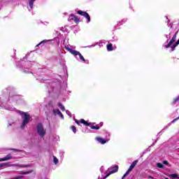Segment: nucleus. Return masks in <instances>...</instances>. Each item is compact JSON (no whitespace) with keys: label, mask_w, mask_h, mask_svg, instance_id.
Listing matches in <instances>:
<instances>
[{"label":"nucleus","mask_w":179,"mask_h":179,"mask_svg":"<svg viewBox=\"0 0 179 179\" xmlns=\"http://www.w3.org/2000/svg\"><path fill=\"white\" fill-rule=\"evenodd\" d=\"M20 101V96L18 95H14L13 96H0V107L4 108V110H8V111H15L16 108L12 106V103H19Z\"/></svg>","instance_id":"1"},{"label":"nucleus","mask_w":179,"mask_h":179,"mask_svg":"<svg viewBox=\"0 0 179 179\" xmlns=\"http://www.w3.org/2000/svg\"><path fill=\"white\" fill-rule=\"evenodd\" d=\"M178 34V31L176 32V34L173 36L171 41L169 42V43L166 44L164 43V48H170L171 47V51H174L176 50V47L179 44V38L178 40L174 43V41H176V38H177V34Z\"/></svg>","instance_id":"2"},{"label":"nucleus","mask_w":179,"mask_h":179,"mask_svg":"<svg viewBox=\"0 0 179 179\" xmlns=\"http://www.w3.org/2000/svg\"><path fill=\"white\" fill-rule=\"evenodd\" d=\"M18 113L20 114V115H22V118L21 129H24V127H26L30 122V115L26 113L22 112L20 110H18Z\"/></svg>","instance_id":"3"},{"label":"nucleus","mask_w":179,"mask_h":179,"mask_svg":"<svg viewBox=\"0 0 179 179\" xmlns=\"http://www.w3.org/2000/svg\"><path fill=\"white\" fill-rule=\"evenodd\" d=\"M36 131L39 136H41V138H44V136H45V134H47V130L44 129V126L42 123H38L37 124Z\"/></svg>","instance_id":"4"},{"label":"nucleus","mask_w":179,"mask_h":179,"mask_svg":"<svg viewBox=\"0 0 179 179\" xmlns=\"http://www.w3.org/2000/svg\"><path fill=\"white\" fill-rule=\"evenodd\" d=\"M136 164H138V160L133 162L132 164L130 165L127 171L124 174L122 178H125V177H127V176H128V174H129V173H131V171H132V170H134V169L135 168V166H136Z\"/></svg>","instance_id":"5"},{"label":"nucleus","mask_w":179,"mask_h":179,"mask_svg":"<svg viewBox=\"0 0 179 179\" xmlns=\"http://www.w3.org/2000/svg\"><path fill=\"white\" fill-rule=\"evenodd\" d=\"M77 13L85 17V19H87V23H90V15H89V13L83 10H78Z\"/></svg>","instance_id":"6"},{"label":"nucleus","mask_w":179,"mask_h":179,"mask_svg":"<svg viewBox=\"0 0 179 179\" xmlns=\"http://www.w3.org/2000/svg\"><path fill=\"white\" fill-rule=\"evenodd\" d=\"M65 50L71 52L73 55V52H78L77 50H75V48H76V46L75 45H67L64 46Z\"/></svg>","instance_id":"7"},{"label":"nucleus","mask_w":179,"mask_h":179,"mask_svg":"<svg viewBox=\"0 0 179 179\" xmlns=\"http://www.w3.org/2000/svg\"><path fill=\"white\" fill-rule=\"evenodd\" d=\"M73 55H74V57H76V58L78 59V56L80 58V59L81 61H83V62H86V60L85 59V57H83V56L82 55V54H80L78 51V52H73Z\"/></svg>","instance_id":"8"},{"label":"nucleus","mask_w":179,"mask_h":179,"mask_svg":"<svg viewBox=\"0 0 179 179\" xmlns=\"http://www.w3.org/2000/svg\"><path fill=\"white\" fill-rule=\"evenodd\" d=\"M95 139H96V141H97V142H99L101 145H104V144L107 143V142H108V141H110V138H107L106 140L101 137H96Z\"/></svg>","instance_id":"9"},{"label":"nucleus","mask_w":179,"mask_h":179,"mask_svg":"<svg viewBox=\"0 0 179 179\" xmlns=\"http://www.w3.org/2000/svg\"><path fill=\"white\" fill-rule=\"evenodd\" d=\"M52 113L55 115H58L59 117H60L62 120H64V115H62V113H61V111L59 110V109L56 108V109H53Z\"/></svg>","instance_id":"10"},{"label":"nucleus","mask_w":179,"mask_h":179,"mask_svg":"<svg viewBox=\"0 0 179 179\" xmlns=\"http://www.w3.org/2000/svg\"><path fill=\"white\" fill-rule=\"evenodd\" d=\"M68 20H69V22H72V20H73L76 23H78V22H79V20H78V17H76L73 14L70 15V16L68 18Z\"/></svg>","instance_id":"11"},{"label":"nucleus","mask_w":179,"mask_h":179,"mask_svg":"<svg viewBox=\"0 0 179 179\" xmlns=\"http://www.w3.org/2000/svg\"><path fill=\"white\" fill-rule=\"evenodd\" d=\"M13 159V157H12V155L8 154L3 158H0V162H8V160H12Z\"/></svg>","instance_id":"12"},{"label":"nucleus","mask_w":179,"mask_h":179,"mask_svg":"<svg viewBox=\"0 0 179 179\" xmlns=\"http://www.w3.org/2000/svg\"><path fill=\"white\" fill-rule=\"evenodd\" d=\"M179 120V116L178 117H176V119L173 120L171 121V122L169 123L164 128V129H167V128H169V127H171L172 124H174V122H176V121H178ZM164 129L162 130V132H163Z\"/></svg>","instance_id":"13"},{"label":"nucleus","mask_w":179,"mask_h":179,"mask_svg":"<svg viewBox=\"0 0 179 179\" xmlns=\"http://www.w3.org/2000/svg\"><path fill=\"white\" fill-rule=\"evenodd\" d=\"M36 0H29V6L28 10L29 12H31L33 10V4L34 3Z\"/></svg>","instance_id":"14"},{"label":"nucleus","mask_w":179,"mask_h":179,"mask_svg":"<svg viewBox=\"0 0 179 179\" xmlns=\"http://www.w3.org/2000/svg\"><path fill=\"white\" fill-rule=\"evenodd\" d=\"M6 167H10V163L6 162L0 164V169H6Z\"/></svg>","instance_id":"15"},{"label":"nucleus","mask_w":179,"mask_h":179,"mask_svg":"<svg viewBox=\"0 0 179 179\" xmlns=\"http://www.w3.org/2000/svg\"><path fill=\"white\" fill-rule=\"evenodd\" d=\"M114 48H113V43H109L107 45V50L108 51H113Z\"/></svg>","instance_id":"16"},{"label":"nucleus","mask_w":179,"mask_h":179,"mask_svg":"<svg viewBox=\"0 0 179 179\" xmlns=\"http://www.w3.org/2000/svg\"><path fill=\"white\" fill-rule=\"evenodd\" d=\"M48 40H43L41 43L36 45V47H39V45H41V44H45V43H48Z\"/></svg>","instance_id":"17"},{"label":"nucleus","mask_w":179,"mask_h":179,"mask_svg":"<svg viewBox=\"0 0 179 179\" xmlns=\"http://www.w3.org/2000/svg\"><path fill=\"white\" fill-rule=\"evenodd\" d=\"M170 178H179L178 175L173 173L169 175Z\"/></svg>","instance_id":"18"},{"label":"nucleus","mask_w":179,"mask_h":179,"mask_svg":"<svg viewBox=\"0 0 179 179\" xmlns=\"http://www.w3.org/2000/svg\"><path fill=\"white\" fill-rule=\"evenodd\" d=\"M58 106L59 107V108L62 110V111H65V107L64 106H62V103H58Z\"/></svg>","instance_id":"19"},{"label":"nucleus","mask_w":179,"mask_h":179,"mask_svg":"<svg viewBox=\"0 0 179 179\" xmlns=\"http://www.w3.org/2000/svg\"><path fill=\"white\" fill-rule=\"evenodd\" d=\"M80 122L81 124H84V125H90V124L87 123V122H86V121H85V120H83V119H81L80 121Z\"/></svg>","instance_id":"20"},{"label":"nucleus","mask_w":179,"mask_h":179,"mask_svg":"<svg viewBox=\"0 0 179 179\" xmlns=\"http://www.w3.org/2000/svg\"><path fill=\"white\" fill-rule=\"evenodd\" d=\"M165 37L167 38L166 40V43H165L164 44H169V40H170L171 38V36H170V34L169 35H166Z\"/></svg>","instance_id":"21"},{"label":"nucleus","mask_w":179,"mask_h":179,"mask_svg":"<svg viewBox=\"0 0 179 179\" xmlns=\"http://www.w3.org/2000/svg\"><path fill=\"white\" fill-rule=\"evenodd\" d=\"M58 158H57V157L53 155V162L55 163V164H58Z\"/></svg>","instance_id":"22"},{"label":"nucleus","mask_w":179,"mask_h":179,"mask_svg":"<svg viewBox=\"0 0 179 179\" xmlns=\"http://www.w3.org/2000/svg\"><path fill=\"white\" fill-rule=\"evenodd\" d=\"M91 127V129H100V127H99V125H96V126H90Z\"/></svg>","instance_id":"23"},{"label":"nucleus","mask_w":179,"mask_h":179,"mask_svg":"<svg viewBox=\"0 0 179 179\" xmlns=\"http://www.w3.org/2000/svg\"><path fill=\"white\" fill-rule=\"evenodd\" d=\"M157 166L159 167V169H163V167H164V165H163V164L162 163H157Z\"/></svg>","instance_id":"24"},{"label":"nucleus","mask_w":179,"mask_h":179,"mask_svg":"<svg viewBox=\"0 0 179 179\" xmlns=\"http://www.w3.org/2000/svg\"><path fill=\"white\" fill-rule=\"evenodd\" d=\"M71 130L73 131V134L76 133V127L75 126L71 127Z\"/></svg>","instance_id":"25"},{"label":"nucleus","mask_w":179,"mask_h":179,"mask_svg":"<svg viewBox=\"0 0 179 179\" xmlns=\"http://www.w3.org/2000/svg\"><path fill=\"white\" fill-rule=\"evenodd\" d=\"M167 23L169 27H173V23H170V20H168Z\"/></svg>","instance_id":"26"},{"label":"nucleus","mask_w":179,"mask_h":179,"mask_svg":"<svg viewBox=\"0 0 179 179\" xmlns=\"http://www.w3.org/2000/svg\"><path fill=\"white\" fill-rule=\"evenodd\" d=\"M110 136H111V134L108 132H106V140L108 139V138H110Z\"/></svg>","instance_id":"27"},{"label":"nucleus","mask_w":179,"mask_h":179,"mask_svg":"<svg viewBox=\"0 0 179 179\" xmlns=\"http://www.w3.org/2000/svg\"><path fill=\"white\" fill-rule=\"evenodd\" d=\"M20 174H23V175L30 174V171H26V172L20 171Z\"/></svg>","instance_id":"28"},{"label":"nucleus","mask_w":179,"mask_h":179,"mask_svg":"<svg viewBox=\"0 0 179 179\" xmlns=\"http://www.w3.org/2000/svg\"><path fill=\"white\" fill-rule=\"evenodd\" d=\"M19 167V164H10V167Z\"/></svg>","instance_id":"29"},{"label":"nucleus","mask_w":179,"mask_h":179,"mask_svg":"<svg viewBox=\"0 0 179 179\" xmlns=\"http://www.w3.org/2000/svg\"><path fill=\"white\" fill-rule=\"evenodd\" d=\"M18 167H30V165H20V164H19Z\"/></svg>","instance_id":"30"},{"label":"nucleus","mask_w":179,"mask_h":179,"mask_svg":"<svg viewBox=\"0 0 179 179\" xmlns=\"http://www.w3.org/2000/svg\"><path fill=\"white\" fill-rule=\"evenodd\" d=\"M100 171H101V174H103V171H104V166H101L100 168Z\"/></svg>","instance_id":"31"},{"label":"nucleus","mask_w":179,"mask_h":179,"mask_svg":"<svg viewBox=\"0 0 179 179\" xmlns=\"http://www.w3.org/2000/svg\"><path fill=\"white\" fill-rule=\"evenodd\" d=\"M12 125H13V122H8V127H12Z\"/></svg>","instance_id":"32"},{"label":"nucleus","mask_w":179,"mask_h":179,"mask_svg":"<svg viewBox=\"0 0 179 179\" xmlns=\"http://www.w3.org/2000/svg\"><path fill=\"white\" fill-rule=\"evenodd\" d=\"M34 62H27V65H33Z\"/></svg>","instance_id":"33"},{"label":"nucleus","mask_w":179,"mask_h":179,"mask_svg":"<svg viewBox=\"0 0 179 179\" xmlns=\"http://www.w3.org/2000/svg\"><path fill=\"white\" fill-rule=\"evenodd\" d=\"M66 113L71 117V112L69 110H66Z\"/></svg>","instance_id":"34"},{"label":"nucleus","mask_w":179,"mask_h":179,"mask_svg":"<svg viewBox=\"0 0 179 179\" xmlns=\"http://www.w3.org/2000/svg\"><path fill=\"white\" fill-rule=\"evenodd\" d=\"M163 164H169V162H167V161H163Z\"/></svg>","instance_id":"35"},{"label":"nucleus","mask_w":179,"mask_h":179,"mask_svg":"<svg viewBox=\"0 0 179 179\" xmlns=\"http://www.w3.org/2000/svg\"><path fill=\"white\" fill-rule=\"evenodd\" d=\"M96 45H89L87 46L88 48H91V47H95Z\"/></svg>","instance_id":"36"},{"label":"nucleus","mask_w":179,"mask_h":179,"mask_svg":"<svg viewBox=\"0 0 179 179\" xmlns=\"http://www.w3.org/2000/svg\"><path fill=\"white\" fill-rule=\"evenodd\" d=\"M122 22L123 23H125V22H127V19H123V20H122Z\"/></svg>","instance_id":"37"},{"label":"nucleus","mask_w":179,"mask_h":179,"mask_svg":"<svg viewBox=\"0 0 179 179\" xmlns=\"http://www.w3.org/2000/svg\"><path fill=\"white\" fill-rule=\"evenodd\" d=\"M75 122L78 124V125H79V122L78 121V120H75Z\"/></svg>","instance_id":"38"},{"label":"nucleus","mask_w":179,"mask_h":179,"mask_svg":"<svg viewBox=\"0 0 179 179\" xmlns=\"http://www.w3.org/2000/svg\"><path fill=\"white\" fill-rule=\"evenodd\" d=\"M24 72H25V73H29V70H24Z\"/></svg>","instance_id":"39"},{"label":"nucleus","mask_w":179,"mask_h":179,"mask_svg":"<svg viewBox=\"0 0 179 179\" xmlns=\"http://www.w3.org/2000/svg\"><path fill=\"white\" fill-rule=\"evenodd\" d=\"M60 157H61L62 159H64V154H62V155H60Z\"/></svg>","instance_id":"40"},{"label":"nucleus","mask_w":179,"mask_h":179,"mask_svg":"<svg viewBox=\"0 0 179 179\" xmlns=\"http://www.w3.org/2000/svg\"><path fill=\"white\" fill-rule=\"evenodd\" d=\"M101 44H103L102 41H101L99 42V45H100Z\"/></svg>","instance_id":"41"},{"label":"nucleus","mask_w":179,"mask_h":179,"mask_svg":"<svg viewBox=\"0 0 179 179\" xmlns=\"http://www.w3.org/2000/svg\"><path fill=\"white\" fill-rule=\"evenodd\" d=\"M15 150V152H20V150Z\"/></svg>","instance_id":"42"},{"label":"nucleus","mask_w":179,"mask_h":179,"mask_svg":"<svg viewBox=\"0 0 179 179\" xmlns=\"http://www.w3.org/2000/svg\"><path fill=\"white\" fill-rule=\"evenodd\" d=\"M149 178H153V177H152V176H149Z\"/></svg>","instance_id":"43"}]
</instances>
